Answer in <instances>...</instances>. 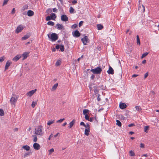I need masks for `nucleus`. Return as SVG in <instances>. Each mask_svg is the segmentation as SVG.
<instances>
[{"instance_id":"obj_17","label":"nucleus","mask_w":159,"mask_h":159,"mask_svg":"<svg viewBox=\"0 0 159 159\" xmlns=\"http://www.w3.org/2000/svg\"><path fill=\"white\" fill-rule=\"evenodd\" d=\"M21 56L20 55H18L14 57L12 59L14 61H18L20 58H21Z\"/></svg>"},{"instance_id":"obj_19","label":"nucleus","mask_w":159,"mask_h":159,"mask_svg":"<svg viewBox=\"0 0 159 159\" xmlns=\"http://www.w3.org/2000/svg\"><path fill=\"white\" fill-rule=\"evenodd\" d=\"M119 106L120 109H123L125 108L127 106L125 103H121L120 104Z\"/></svg>"},{"instance_id":"obj_1","label":"nucleus","mask_w":159,"mask_h":159,"mask_svg":"<svg viewBox=\"0 0 159 159\" xmlns=\"http://www.w3.org/2000/svg\"><path fill=\"white\" fill-rule=\"evenodd\" d=\"M34 133L37 135L42 136L43 134L42 131V126L39 125L35 129Z\"/></svg>"},{"instance_id":"obj_35","label":"nucleus","mask_w":159,"mask_h":159,"mask_svg":"<svg viewBox=\"0 0 159 159\" xmlns=\"http://www.w3.org/2000/svg\"><path fill=\"white\" fill-rule=\"evenodd\" d=\"M61 64V61L60 60H58L55 64V65L56 66H59Z\"/></svg>"},{"instance_id":"obj_34","label":"nucleus","mask_w":159,"mask_h":159,"mask_svg":"<svg viewBox=\"0 0 159 159\" xmlns=\"http://www.w3.org/2000/svg\"><path fill=\"white\" fill-rule=\"evenodd\" d=\"M60 48L61 52H63L64 50V46L63 45H61L60 46Z\"/></svg>"},{"instance_id":"obj_36","label":"nucleus","mask_w":159,"mask_h":159,"mask_svg":"<svg viewBox=\"0 0 159 159\" xmlns=\"http://www.w3.org/2000/svg\"><path fill=\"white\" fill-rule=\"evenodd\" d=\"M54 151V149L52 148L48 150L49 155H51Z\"/></svg>"},{"instance_id":"obj_12","label":"nucleus","mask_w":159,"mask_h":159,"mask_svg":"<svg viewBox=\"0 0 159 159\" xmlns=\"http://www.w3.org/2000/svg\"><path fill=\"white\" fill-rule=\"evenodd\" d=\"M84 131V134L85 135L88 136L89 134V126L88 124H87V128H86Z\"/></svg>"},{"instance_id":"obj_9","label":"nucleus","mask_w":159,"mask_h":159,"mask_svg":"<svg viewBox=\"0 0 159 159\" xmlns=\"http://www.w3.org/2000/svg\"><path fill=\"white\" fill-rule=\"evenodd\" d=\"M61 20L63 21H66L68 20V18L65 15H63L61 16Z\"/></svg>"},{"instance_id":"obj_27","label":"nucleus","mask_w":159,"mask_h":159,"mask_svg":"<svg viewBox=\"0 0 159 159\" xmlns=\"http://www.w3.org/2000/svg\"><path fill=\"white\" fill-rule=\"evenodd\" d=\"M137 43L138 44L140 45V41L138 35H137Z\"/></svg>"},{"instance_id":"obj_58","label":"nucleus","mask_w":159,"mask_h":159,"mask_svg":"<svg viewBox=\"0 0 159 159\" xmlns=\"http://www.w3.org/2000/svg\"><path fill=\"white\" fill-rule=\"evenodd\" d=\"M72 3L74 5L77 3V1H73Z\"/></svg>"},{"instance_id":"obj_3","label":"nucleus","mask_w":159,"mask_h":159,"mask_svg":"<svg viewBox=\"0 0 159 159\" xmlns=\"http://www.w3.org/2000/svg\"><path fill=\"white\" fill-rule=\"evenodd\" d=\"M48 36L52 42L55 41L58 39L57 34L55 33H52L51 34H48Z\"/></svg>"},{"instance_id":"obj_32","label":"nucleus","mask_w":159,"mask_h":159,"mask_svg":"<svg viewBox=\"0 0 159 159\" xmlns=\"http://www.w3.org/2000/svg\"><path fill=\"white\" fill-rule=\"evenodd\" d=\"M54 122V120H51L48 121L47 123V125H51Z\"/></svg>"},{"instance_id":"obj_8","label":"nucleus","mask_w":159,"mask_h":159,"mask_svg":"<svg viewBox=\"0 0 159 159\" xmlns=\"http://www.w3.org/2000/svg\"><path fill=\"white\" fill-rule=\"evenodd\" d=\"M33 146L34 149L36 150H39L40 148L39 144L36 143H34Z\"/></svg>"},{"instance_id":"obj_41","label":"nucleus","mask_w":159,"mask_h":159,"mask_svg":"<svg viewBox=\"0 0 159 159\" xmlns=\"http://www.w3.org/2000/svg\"><path fill=\"white\" fill-rule=\"evenodd\" d=\"M74 9L72 7H70V13H74Z\"/></svg>"},{"instance_id":"obj_30","label":"nucleus","mask_w":159,"mask_h":159,"mask_svg":"<svg viewBox=\"0 0 159 159\" xmlns=\"http://www.w3.org/2000/svg\"><path fill=\"white\" fill-rule=\"evenodd\" d=\"M116 125L119 127H120L121 126V122L118 120H116Z\"/></svg>"},{"instance_id":"obj_64","label":"nucleus","mask_w":159,"mask_h":159,"mask_svg":"<svg viewBox=\"0 0 159 159\" xmlns=\"http://www.w3.org/2000/svg\"><path fill=\"white\" fill-rule=\"evenodd\" d=\"M138 76V75L136 74H134L132 75V77H136Z\"/></svg>"},{"instance_id":"obj_53","label":"nucleus","mask_w":159,"mask_h":159,"mask_svg":"<svg viewBox=\"0 0 159 159\" xmlns=\"http://www.w3.org/2000/svg\"><path fill=\"white\" fill-rule=\"evenodd\" d=\"M8 1H4V2L3 3L2 6H4V5L7 4V3Z\"/></svg>"},{"instance_id":"obj_25","label":"nucleus","mask_w":159,"mask_h":159,"mask_svg":"<svg viewBox=\"0 0 159 159\" xmlns=\"http://www.w3.org/2000/svg\"><path fill=\"white\" fill-rule=\"evenodd\" d=\"M97 29L99 30H101L103 27V26L101 24H98L97 26Z\"/></svg>"},{"instance_id":"obj_50","label":"nucleus","mask_w":159,"mask_h":159,"mask_svg":"<svg viewBox=\"0 0 159 159\" xmlns=\"http://www.w3.org/2000/svg\"><path fill=\"white\" fill-rule=\"evenodd\" d=\"M84 23L83 21H80L79 24V27H80Z\"/></svg>"},{"instance_id":"obj_18","label":"nucleus","mask_w":159,"mask_h":159,"mask_svg":"<svg viewBox=\"0 0 159 159\" xmlns=\"http://www.w3.org/2000/svg\"><path fill=\"white\" fill-rule=\"evenodd\" d=\"M34 14V12L32 11L29 10L27 11V15L29 16H31Z\"/></svg>"},{"instance_id":"obj_47","label":"nucleus","mask_w":159,"mask_h":159,"mask_svg":"<svg viewBox=\"0 0 159 159\" xmlns=\"http://www.w3.org/2000/svg\"><path fill=\"white\" fill-rule=\"evenodd\" d=\"M77 25L75 24H74L72 25L71 28L72 29H75L77 27Z\"/></svg>"},{"instance_id":"obj_29","label":"nucleus","mask_w":159,"mask_h":159,"mask_svg":"<svg viewBox=\"0 0 159 159\" xmlns=\"http://www.w3.org/2000/svg\"><path fill=\"white\" fill-rule=\"evenodd\" d=\"M33 138V141L34 142H36L37 141L38 139L36 135H32Z\"/></svg>"},{"instance_id":"obj_21","label":"nucleus","mask_w":159,"mask_h":159,"mask_svg":"<svg viewBox=\"0 0 159 159\" xmlns=\"http://www.w3.org/2000/svg\"><path fill=\"white\" fill-rule=\"evenodd\" d=\"M135 108L137 111L139 112H140L141 111L142 109L140 106H136L135 107Z\"/></svg>"},{"instance_id":"obj_61","label":"nucleus","mask_w":159,"mask_h":159,"mask_svg":"<svg viewBox=\"0 0 159 159\" xmlns=\"http://www.w3.org/2000/svg\"><path fill=\"white\" fill-rule=\"evenodd\" d=\"M148 76V73H146L144 75V78L145 79Z\"/></svg>"},{"instance_id":"obj_55","label":"nucleus","mask_w":159,"mask_h":159,"mask_svg":"<svg viewBox=\"0 0 159 159\" xmlns=\"http://www.w3.org/2000/svg\"><path fill=\"white\" fill-rule=\"evenodd\" d=\"M93 120V117H91L90 118H89L88 121H89L90 122H92Z\"/></svg>"},{"instance_id":"obj_20","label":"nucleus","mask_w":159,"mask_h":159,"mask_svg":"<svg viewBox=\"0 0 159 159\" xmlns=\"http://www.w3.org/2000/svg\"><path fill=\"white\" fill-rule=\"evenodd\" d=\"M29 53L28 52H25L22 54V56L23 57V59H26L28 56Z\"/></svg>"},{"instance_id":"obj_42","label":"nucleus","mask_w":159,"mask_h":159,"mask_svg":"<svg viewBox=\"0 0 159 159\" xmlns=\"http://www.w3.org/2000/svg\"><path fill=\"white\" fill-rule=\"evenodd\" d=\"M4 114L3 111L2 109H0V116H2Z\"/></svg>"},{"instance_id":"obj_14","label":"nucleus","mask_w":159,"mask_h":159,"mask_svg":"<svg viewBox=\"0 0 159 159\" xmlns=\"http://www.w3.org/2000/svg\"><path fill=\"white\" fill-rule=\"evenodd\" d=\"M30 36V33H27L26 35H25L23 37L21 38L22 40H24L27 39Z\"/></svg>"},{"instance_id":"obj_23","label":"nucleus","mask_w":159,"mask_h":159,"mask_svg":"<svg viewBox=\"0 0 159 159\" xmlns=\"http://www.w3.org/2000/svg\"><path fill=\"white\" fill-rule=\"evenodd\" d=\"M75 120H73L71 122H70L69 123V126L68 127L69 128H70L75 123Z\"/></svg>"},{"instance_id":"obj_31","label":"nucleus","mask_w":159,"mask_h":159,"mask_svg":"<svg viewBox=\"0 0 159 159\" xmlns=\"http://www.w3.org/2000/svg\"><path fill=\"white\" fill-rule=\"evenodd\" d=\"M37 104V102L36 101H33L31 104L32 107L34 108Z\"/></svg>"},{"instance_id":"obj_40","label":"nucleus","mask_w":159,"mask_h":159,"mask_svg":"<svg viewBox=\"0 0 159 159\" xmlns=\"http://www.w3.org/2000/svg\"><path fill=\"white\" fill-rule=\"evenodd\" d=\"M80 125H82L83 126L87 128V125H85L84 123L83 122H81L80 123Z\"/></svg>"},{"instance_id":"obj_5","label":"nucleus","mask_w":159,"mask_h":159,"mask_svg":"<svg viewBox=\"0 0 159 159\" xmlns=\"http://www.w3.org/2000/svg\"><path fill=\"white\" fill-rule=\"evenodd\" d=\"M24 28V26L22 25H19L16 28V30L15 32L16 33L18 34Z\"/></svg>"},{"instance_id":"obj_57","label":"nucleus","mask_w":159,"mask_h":159,"mask_svg":"<svg viewBox=\"0 0 159 159\" xmlns=\"http://www.w3.org/2000/svg\"><path fill=\"white\" fill-rule=\"evenodd\" d=\"M140 147L141 148H143L144 147V145L143 143H141L140 145Z\"/></svg>"},{"instance_id":"obj_37","label":"nucleus","mask_w":159,"mask_h":159,"mask_svg":"<svg viewBox=\"0 0 159 159\" xmlns=\"http://www.w3.org/2000/svg\"><path fill=\"white\" fill-rule=\"evenodd\" d=\"M31 154V153L30 152H27V153H25L24 154V157H28V156H29V155H30V154Z\"/></svg>"},{"instance_id":"obj_2","label":"nucleus","mask_w":159,"mask_h":159,"mask_svg":"<svg viewBox=\"0 0 159 159\" xmlns=\"http://www.w3.org/2000/svg\"><path fill=\"white\" fill-rule=\"evenodd\" d=\"M18 98V96L15 94L13 93L10 100L11 104L15 105L17 100Z\"/></svg>"},{"instance_id":"obj_59","label":"nucleus","mask_w":159,"mask_h":159,"mask_svg":"<svg viewBox=\"0 0 159 159\" xmlns=\"http://www.w3.org/2000/svg\"><path fill=\"white\" fill-rule=\"evenodd\" d=\"M95 76L93 75H92L90 77L91 80H93Z\"/></svg>"},{"instance_id":"obj_56","label":"nucleus","mask_w":159,"mask_h":159,"mask_svg":"<svg viewBox=\"0 0 159 159\" xmlns=\"http://www.w3.org/2000/svg\"><path fill=\"white\" fill-rule=\"evenodd\" d=\"M60 45H57L56 46V49H59V48H60Z\"/></svg>"},{"instance_id":"obj_24","label":"nucleus","mask_w":159,"mask_h":159,"mask_svg":"<svg viewBox=\"0 0 159 159\" xmlns=\"http://www.w3.org/2000/svg\"><path fill=\"white\" fill-rule=\"evenodd\" d=\"M22 148L26 151H29L30 149V147L28 145H25L23 146Z\"/></svg>"},{"instance_id":"obj_43","label":"nucleus","mask_w":159,"mask_h":159,"mask_svg":"<svg viewBox=\"0 0 159 159\" xmlns=\"http://www.w3.org/2000/svg\"><path fill=\"white\" fill-rule=\"evenodd\" d=\"M5 57L4 56H2L0 57V62H2L5 59Z\"/></svg>"},{"instance_id":"obj_13","label":"nucleus","mask_w":159,"mask_h":159,"mask_svg":"<svg viewBox=\"0 0 159 159\" xmlns=\"http://www.w3.org/2000/svg\"><path fill=\"white\" fill-rule=\"evenodd\" d=\"M73 35L75 37H79L80 35V33L77 30H75L74 33H72Z\"/></svg>"},{"instance_id":"obj_46","label":"nucleus","mask_w":159,"mask_h":159,"mask_svg":"<svg viewBox=\"0 0 159 159\" xmlns=\"http://www.w3.org/2000/svg\"><path fill=\"white\" fill-rule=\"evenodd\" d=\"M64 120V118H63V119H60L57 120V123H61V122L63 121Z\"/></svg>"},{"instance_id":"obj_16","label":"nucleus","mask_w":159,"mask_h":159,"mask_svg":"<svg viewBox=\"0 0 159 159\" xmlns=\"http://www.w3.org/2000/svg\"><path fill=\"white\" fill-rule=\"evenodd\" d=\"M57 27V29L58 30H64V28L62 24H57L56 25Z\"/></svg>"},{"instance_id":"obj_22","label":"nucleus","mask_w":159,"mask_h":159,"mask_svg":"<svg viewBox=\"0 0 159 159\" xmlns=\"http://www.w3.org/2000/svg\"><path fill=\"white\" fill-rule=\"evenodd\" d=\"M50 16L52 18V20H55L57 17L56 15L54 13H52Z\"/></svg>"},{"instance_id":"obj_7","label":"nucleus","mask_w":159,"mask_h":159,"mask_svg":"<svg viewBox=\"0 0 159 159\" xmlns=\"http://www.w3.org/2000/svg\"><path fill=\"white\" fill-rule=\"evenodd\" d=\"M88 40L87 36H85L83 38L81 39V41L84 45L87 44V43L89 42Z\"/></svg>"},{"instance_id":"obj_52","label":"nucleus","mask_w":159,"mask_h":159,"mask_svg":"<svg viewBox=\"0 0 159 159\" xmlns=\"http://www.w3.org/2000/svg\"><path fill=\"white\" fill-rule=\"evenodd\" d=\"M23 8L24 10L27 9H28V6L27 5H25L23 7Z\"/></svg>"},{"instance_id":"obj_60","label":"nucleus","mask_w":159,"mask_h":159,"mask_svg":"<svg viewBox=\"0 0 159 159\" xmlns=\"http://www.w3.org/2000/svg\"><path fill=\"white\" fill-rule=\"evenodd\" d=\"M134 124H133V123H132V124H129V125H128V126L129 127H132V126H134Z\"/></svg>"},{"instance_id":"obj_10","label":"nucleus","mask_w":159,"mask_h":159,"mask_svg":"<svg viewBox=\"0 0 159 159\" xmlns=\"http://www.w3.org/2000/svg\"><path fill=\"white\" fill-rule=\"evenodd\" d=\"M36 89L31 90L27 93V95L29 97H31L36 92Z\"/></svg>"},{"instance_id":"obj_4","label":"nucleus","mask_w":159,"mask_h":159,"mask_svg":"<svg viewBox=\"0 0 159 159\" xmlns=\"http://www.w3.org/2000/svg\"><path fill=\"white\" fill-rule=\"evenodd\" d=\"M90 71L94 74H99L102 71V69L100 67H97L94 69H91Z\"/></svg>"},{"instance_id":"obj_49","label":"nucleus","mask_w":159,"mask_h":159,"mask_svg":"<svg viewBox=\"0 0 159 159\" xmlns=\"http://www.w3.org/2000/svg\"><path fill=\"white\" fill-rule=\"evenodd\" d=\"M52 12V10L50 8L47 9L46 11V12L48 13L49 12Z\"/></svg>"},{"instance_id":"obj_33","label":"nucleus","mask_w":159,"mask_h":159,"mask_svg":"<svg viewBox=\"0 0 159 159\" xmlns=\"http://www.w3.org/2000/svg\"><path fill=\"white\" fill-rule=\"evenodd\" d=\"M89 111V110L88 109H84L83 111V114L85 115H87L86 114Z\"/></svg>"},{"instance_id":"obj_38","label":"nucleus","mask_w":159,"mask_h":159,"mask_svg":"<svg viewBox=\"0 0 159 159\" xmlns=\"http://www.w3.org/2000/svg\"><path fill=\"white\" fill-rule=\"evenodd\" d=\"M148 54V53L147 52H145L143 54L141 57V58H143L144 57L146 56H147Z\"/></svg>"},{"instance_id":"obj_51","label":"nucleus","mask_w":159,"mask_h":159,"mask_svg":"<svg viewBox=\"0 0 159 159\" xmlns=\"http://www.w3.org/2000/svg\"><path fill=\"white\" fill-rule=\"evenodd\" d=\"M16 11V10L15 8H13L11 11V13L12 14H14Z\"/></svg>"},{"instance_id":"obj_26","label":"nucleus","mask_w":159,"mask_h":159,"mask_svg":"<svg viewBox=\"0 0 159 159\" xmlns=\"http://www.w3.org/2000/svg\"><path fill=\"white\" fill-rule=\"evenodd\" d=\"M58 85V84L57 83H56L54 85L53 87L52 88V91L55 90L57 89V86Z\"/></svg>"},{"instance_id":"obj_6","label":"nucleus","mask_w":159,"mask_h":159,"mask_svg":"<svg viewBox=\"0 0 159 159\" xmlns=\"http://www.w3.org/2000/svg\"><path fill=\"white\" fill-rule=\"evenodd\" d=\"M141 1H139V6L138 7V9L140 11L144 12L145 11V7L144 6L140 3Z\"/></svg>"},{"instance_id":"obj_45","label":"nucleus","mask_w":159,"mask_h":159,"mask_svg":"<svg viewBox=\"0 0 159 159\" xmlns=\"http://www.w3.org/2000/svg\"><path fill=\"white\" fill-rule=\"evenodd\" d=\"M129 153L130 155L131 156H134V155H135V154H134V152L132 151H130Z\"/></svg>"},{"instance_id":"obj_15","label":"nucleus","mask_w":159,"mask_h":159,"mask_svg":"<svg viewBox=\"0 0 159 159\" xmlns=\"http://www.w3.org/2000/svg\"><path fill=\"white\" fill-rule=\"evenodd\" d=\"M11 63V62L9 61H8L7 62L5 66V70H6L8 69V67L10 66Z\"/></svg>"},{"instance_id":"obj_28","label":"nucleus","mask_w":159,"mask_h":159,"mask_svg":"<svg viewBox=\"0 0 159 159\" xmlns=\"http://www.w3.org/2000/svg\"><path fill=\"white\" fill-rule=\"evenodd\" d=\"M47 25H49L53 26L54 25V22L52 21H49L47 23Z\"/></svg>"},{"instance_id":"obj_62","label":"nucleus","mask_w":159,"mask_h":159,"mask_svg":"<svg viewBox=\"0 0 159 159\" xmlns=\"http://www.w3.org/2000/svg\"><path fill=\"white\" fill-rule=\"evenodd\" d=\"M150 94H151L152 95H154V94H155V92H154V91H152L150 92Z\"/></svg>"},{"instance_id":"obj_44","label":"nucleus","mask_w":159,"mask_h":159,"mask_svg":"<svg viewBox=\"0 0 159 159\" xmlns=\"http://www.w3.org/2000/svg\"><path fill=\"white\" fill-rule=\"evenodd\" d=\"M52 20V18L50 16H47L46 17V20L47 21L50 20Z\"/></svg>"},{"instance_id":"obj_11","label":"nucleus","mask_w":159,"mask_h":159,"mask_svg":"<svg viewBox=\"0 0 159 159\" xmlns=\"http://www.w3.org/2000/svg\"><path fill=\"white\" fill-rule=\"evenodd\" d=\"M107 72L109 74L113 75L114 74V70L113 68L110 66L108 70L107 71Z\"/></svg>"},{"instance_id":"obj_54","label":"nucleus","mask_w":159,"mask_h":159,"mask_svg":"<svg viewBox=\"0 0 159 159\" xmlns=\"http://www.w3.org/2000/svg\"><path fill=\"white\" fill-rule=\"evenodd\" d=\"M52 11L54 12H57V9L56 8H54L52 9Z\"/></svg>"},{"instance_id":"obj_48","label":"nucleus","mask_w":159,"mask_h":159,"mask_svg":"<svg viewBox=\"0 0 159 159\" xmlns=\"http://www.w3.org/2000/svg\"><path fill=\"white\" fill-rule=\"evenodd\" d=\"M85 118L87 120H88L89 119V116L87 115H85Z\"/></svg>"},{"instance_id":"obj_39","label":"nucleus","mask_w":159,"mask_h":159,"mask_svg":"<svg viewBox=\"0 0 159 159\" xmlns=\"http://www.w3.org/2000/svg\"><path fill=\"white\" fill-rule=\"evenodd\" d=\"M149 127L148 126H145L144 127V131L145 132H147L148 130Z\"/></svg>"},{"instance_id":"obj_63","label":"nucleus","mask_w":159,"mask_h":159,"mask_svg":"<svg viewBox=\"0 0 159 159\" xmlns=\"http://www.w3.org/2000/svg\"><path fill=\"white\" fill-rule=\"evenodd\" d=\"M52 134H51L50 136H49V137L48 138V139L49 140H50L52 137Z\"/></svg>"}]
</instances>
